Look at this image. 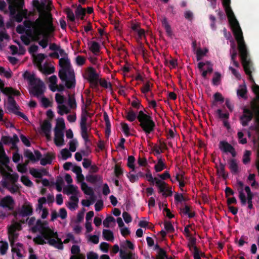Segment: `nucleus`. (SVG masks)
Instances as JSON below:
<instances>
[{"mask_svg":"<svg viewBox=\"0 0 259 259\" xmlns=\"http://www.w3.org/2000/svg\"><path fill=\"white\" fill-rule=\"evenodd\" d=\"M33 5L39 13V17L34 21H25L24 25L18 26L17 31L19 33L26 34V35L21 36L22 40L25 45H28L31 41L42 38L39 44L45 48L48 45V36L54 30L50 13L51 3L49 1L40 3L34 0Z\"/></svg>","mask_w":259,"mask_h":259,"instance_id":"obj_1","label":"nucleus"},{"mask_svg":"<svg viewBox=\"0 0 259 259\" xmlns=\"http://www.w3.org/2000/svg\"><path fill=\"white\" fill-rule=\"evenodd\" d=\"M38 227L41 229V236H39L34 238V241L38 244H44L49 243V244L55 246V247L62 249L63 248V243H68L70 242L72 243H80V239L77 241L75 240L74 236L70 233L66 234L62 237L63 241L59 238L57 231L53 228L50 227L46 223H38Z\"/></svg>","mask_w":259,"mask_h":259,"instance_id":"obj_2","label":"nucleus"},{"mask_svg":"<svg viewBox=\"0 0 259 259\" xmlns=\"http://www.w3.org/2000/svg\"><path fill=\"white\" fill-rule=\"evenodd\" d=\"M59 52L63 54V57L59 59V64L62 68V71H60V77L65 80L67 88H71L75 85L74 71L70 68V62L67 56L62 50H59Z\"/></svg>","mask_w":259,"mask_h":259,"instance_id":"obj_3","label":"nucleus"},{"mask_svg":"<svg viewBox=\"0 0 259 259\" xmlns=\"http://www.w3.org/2000/svg\"><path fill=\"white\" fill-rule=\"evenodd\" d=\"M24 78L27 79L30 83V93L33 96L40 97L44 93L45 87L44 83L31 73L26 71L23 74Z\"/></svg>","mask_w":259,"mask_h":259,"instance_id":"obj_4","label":"nucleus"},{"mask_svg":"<svg viewBox=\"0 0 259 259\" xmlns=\"http://www.w3.org/2000/svg\"><path fill=\"white\" fill-rule=\"evenodd\" d=\"M0 170L2 174L6 179L10 180L12 183H14L18 179V176L16 174H12V170L8 165L9 158L6 156L3 149V144L0 143Z\"/></svg>","mask_w":259,"mask_h":259,"instance_id":"obj_5","label":"nucleus"},{"mask_svg":"<svg viewBox=\"0 0 259 259\" xmlns=\"http://www.w3.org/2000/svg\"><path fill=\"white\" fill-rule=\"evenodd\" d=\"M21 225L18 223H14L9 227V239L11 242V245L12 247V251L14 254H16L17 256H22L24 251L23 247L20 244H15V240L17 238L18 234L16 233L17 231L21 229Z\"/></svg>","mask_w":259,"mask_h":259,"instance_id":"obj_6","label":"nucleus"},{"mask_svg":"<svg viewBox=\"0 0 259 259\" xmlns=\"http://www.w3.org/2000/svg\"><path fill=\"white\" fill-rule=\"evenodd\" d=\"M9 3V8L12 15L16 20L20 22L27 14V11L23 9V0H7Z\"/></svg>","mask_w":259,"mask_h":259,"instance_id":"obj_7","label":"nucleus"},{"mask_svg":"<svg viewBox=\"0 0 259 259\" xmlns=\"http://www.w3.org/2000/svg\"><path fill=\"white\" fill-rule=\"evenodd\" d=\"M237 190L239 192V198L243 205L248 204L249 209L252 208V198L253 195L250 192L249 187L244 186L241 182L237 183Z\"/></svg>","mask_w":259,"mask_h":259,"instance_id":"obj_8","label":"nucleus"},{"mask_svg":"<svg viewBox=\"0 0 259 259\" xmlns=\"http://www.w3.org/2000/svg\"><path fill=\"white\" fill-rule=\"evenodd\" d=\"M4 83L0 79V89L4 94L9 96L8 102L7 103V108L12 111H15L17 109V105L11 96H18L19 94V92L12 88H4Z\"/></svg>","mask_w":259,"mask_h":259,"instance_id":"obj_9","label":"nucleus"},{"mask_svg":"<svg viewBox=\"0 0 259 259\" xmlns=\"http://www.w3.org/2000/svg\"><path fill=\"white\" fill-rule=\"evenodd\" d=\"M140 126L146 133H150L153 130L155 124L151 117L140 111L137 116Z\"/></svg>","mask_w":259,"mask_h":259,"instance_id":"obj_10","label":"nucleus"},{"mask_svg":"<svg viewBox=\"0 0 259 259\" xmlns=\"http://www.w3.org/2000/svg\"><path fill=\"white\" fill-rule=\"evenodd\" d=\"M121 249L120 250V256L121 259H137V256L132 252L126 250L127 249L133 250L134 245L129 240H125L122 242L120 244Z\"/></svg>","mask_w":259,"mask_h":259,"instance_id":"obj_11","label":"nucleus"},{"mask_svg":"<svg viewBox=\"0 0 259 259\" xmlns=\"http://www.w3.org/2000/svg\"><path fill=\"white\" fill-rule=\"evenodd\" d=\"M15 205V202L12 197L7 196L0 200V206L4 208H7L8 210L13 209Z\"/></svg>","mask_w":259,"mask_h":259,"instance_id":"obj_12","label":"nucleus"},{"mask_svg":"<svg viewBox=\"0 0 259 259\" xmlns=\"http://www.w3.org/2000/svg\"><path fill=\"white\" fill-rule=\"evenodd\" d=\"M198 68L202 72V75L205 77L208 73L212 71V65L209 62H200L198 64Z\"/></svg>","mask_w":259,"mask_h":259,"instance_id":"obj_13","label":"nucleus"},{"mask_svg":"<svg viewBox=\"0 0 259 259\" xmlns=\"http://www.w3.org/2000/svg\"><path fill=\"white\" fill-rule=\"evenodd\" d=\"M27 222L30 227H31L32 231L33 232H35L37 230L40 231V233L41 234V229H39L38 227V223L39 222H40L41 223H46L48 225V223L46 221H36L35 218H30L27 220Z\"/></svg>","mask_w":259,"mask_h":259,"instance_id":"obj_14","label":"nucleus"},{"mask_svg":"<svg viewBox=\"0 0 259 259\" xmlns=\"http://www.w3.org/2000/svg\"><path fill=\"white\" fill-rule=\"evenodd\" d=\"M63 132L62 131H55L54 142L56 146H61L64 145Z\"/></svg>","mask_w":259,"mask_h":259,"instance_id":"obj_15","label":"nucleus"},{"mask_svg":"<svg viewBox=\"0 0 259 259\" xmlns=\"http://www.w3.org/2000/svg\"><path fill=\"white\" fill-rule=\"evenodd\" d=\"M41 129L42 132L45 134L48 139H51V123L47 120L44 121L41 124Z\"/></svg>","mask_w":259,"mask_h":259,"instance_id":"obj_16","label":"nucleus"},{"mask_svg":"<svg viewBox=\"0 0 259 259\" xmlns=\"http://www.w3.org/2000/svg\"><path fill=\"white\" fill-rule=\"evenodd\" d=\"M63 192L67 195H72V196H75L77 197L78 191L77 187L72 185H68L64 188Z\"/></svg>","mask_w":259,"mask_h":259,"instance_id":"obj_17","label":"nucleus"},{"mask_svg":"<svg viewBox=\"0 0 259 259\" xmlns=\"http://www.w3.org/2000/svg\"><path fill=\"white\" fill-rule=\"evenodd\" d=\"M32 212V206L31 204L28 202H25L21 208L20 214L22 216H27L31 214Z\"/></svg>","mask_w":259,"mask_h":259,"instance_id":"obj_18","label":"nucleus"},{"mask_svg":"<svg viewBox=\"0 0 259 259\" xmlns=\"http://www.w3.org/2000/svg\"><path fill=\"white\" fill-rule=\"evenodd\" d=\"M25 156L32 161H36L40 158V154L38 151L32 152L30 151H26L25 152Z\"/></svg>","mask_w":259,"mask_h":259,"instance_id":"obj_19","label":"nucleus"},{"mask_svg":"<svg viewBox=\"0 0 259 259\" xmlns=\"http://www.w3.org/2000/svg\"><path fill=\"white\" fill-rule=\"evenodd\" d=\"M87 78L91 81L94 82L97 79V75L95 70L90 67L88 69L85 73Z\"/></svg>","mask_w":259,"mask_h":259,"instance_id":"obj_20","label":"nucleus"},{"mask_svg":"<svg viewBox=\"0 0 259 259\" xmlns=\"http://www.w3.org/2000/svg\"><path fill=\"white\" fill-rule=\"evenodd\" d=\"M80 124L82 137L85 141H88L89 140L88 128L89 125L88 123H80Z\"/></svg>","mask_w":259,"mask_h":259,"instance_id":"obj_21","label":"nucleus"},{"mask_svg":"<svg viewBox=\"0 0 259 259\" xmlns=\"http://www.w3.org/2000/svg\"><path fill=\"white\" fill-rule=\"evenodd\" d=\"M39 69L44 73L51 74L54 72L55 69L52 65L45 64L44 66H40Z\"/></svg>","mask_w":259,"mask_h":259,"instance_id":"obj_22","label":"nucleus"},{"mask_svg":"<svg viewBox=\"0 0 259 259\" xmlns=\"http://www.w3.org/2000/svg\"><path fill=\"white\" fill-rule=\"evenodd\" d=\"M220 148L224 152H229L232 153L233 149L232 147L228 143L225 142H221L220 143Z\"/></svg>","mask_w":259,"mask_h":259,"instance_id":"obj_23","label":"nucleus"},{"mask_svg":"<svg viewBox=\"0 0 259 259\" xmlns=\"http://www.w3.org/2000/svg\"><path fill=\"white\" fill-rule=\"evenodd\" d=\"M57 78L56 76H52L49 78V88L51 91L55 92L58 90V87L56 84Z\"/></svg>","mask_w":259,"mask_h":259,"instance_id":"obj_24","label":"nucleus"},{"mask_svg":"<svg viewBox=\"0 0 259 259\" xmlns=\"http://www.w3.org/2000/svg\"><path fill=\"white\" fill-rule=\"evenodd\" d=\"M247 88L245 84L240 85L237 90V95L242 98H246Z\"/></svg>","mask_w":259,"mask_h":259,"instance_id":"obj_25","label":"nucleus"},{"mask_svg":"<svg viewBox=\"0 0 259 259\" xmlns=\"http://www.w3.org/2000/svg\"><path fill=\"white\" fill-rule=\"evenodd\" d=\"M30 173L34 177L40 178L45 175L46 171L44 170H38L36 169H30Z\"/></svg>","mask_w":259,"mask_h":259,"instance_id":"obj_26","label":"nucleus"},{"mask_svg":"<svg viewBox=\"0 0 259 259\" xmlns=\"http://www.w3.org/2000/svg\"><path fill=\"white\" fill-rule=\"evenodd\" d=\"M54 158V156L52 154H48L40 160V164L45 165L47 164H50Z\"/></svg>","mask_w":259,"mask_h":259,"instance_id":"obj_27","label":"nucleus"},{"mask_svg":"<svg viewBox=\"0 0 259 259\" xmlns=\"http://www.w3.org/2000/svg\"><path fill=\"white\" fill-rule=\"evenodd\" d=\"M33 60H34L35 63L36 64V65L38 66V67L39 68L40 66H42V65H41V63L45 58V55L42 54H38L37 55L33 56Z\"/></svg>","mask_w":259,"mask_h":259,"instance_id":"obj_28","label":"nucleus"},{"mask_svg":"<svg viewBox=\"0 0 259 259\" xmlns=\"http://www.w3.org/2000/svg\"><path fill=\"white\" fill-rule=\"evenodd\" d=\"M172 182L178 181L179 183V186L182 189L185 185L186 181L184 177L180 175H177L175 180H171Z\"/></svg>","mask_w":259,"mask_h":259,"instance_id":"obj_29","label":"nucleus"},{"mask_svg":"<svg viewBox=\"0 0 259 259\" xmlns=\"http://www.w3.org/2000/svg\"><path fill=\"white\" fill-rule=\"evenodd\" d=\"M158 188L159 189V192L161 193L163 195L167 196L171 194V191L167 188L165 183H164V185H161Z\"/></svg>","mask_w":259,"mask_h":259,"instance_id":"obj_30","label":"nucleus"},{"mask_svg":"<svg viewBox=\"0 0 259 259\" xmlns=\"http://www.w3.org/2000/svg\"><path fill=\"white\" fill-rule=\"evenodd\" d=\"M65 127L64 119L62 118L57 119L55 131L57 130L58 131H62L63 132Z\"/></svg>","mask_w":259,"mask_h":259,"instance_id":"obj_31","label":"nucleus"},{"mask_svg":"<svg viewBox=\"0 0 259 259\" xmlns=\"http://www.w3.org/2000/svg\"><path fill=\"white\" fill-rule=\"evenodd\" d=\"M207 52L208 50L206 48L198 49L196 52L197 60H201Z\"/></svg>","mask_w":259,"mask_h":259,"instance_id":"obj_32","label":"nucleus"},{"mask_svg":"<svg viewBox=\"0 0 259 259\" xmlns=\"http://www.w3.org/2000/svg\"><path fill=\"white\" fill-rule=\"evenodd\" d=\"M103 235L104 238L108 241H112L114 238L113 234L112 231L109 230H104L103 231Z\"/></svg>","mask_w":259,"mask_h":259,"instance_id":"obj_33","label":"nucleus"},{"mask_svg":"<svg viewBox=\"0 0 259 259\" xmlns=\"http://www.w3.org/2000/svg\"><path fill=\"white\" fill-rule=\"evenodd\" d=\"M57 108L58 113L61 115L64 114H67L69 111V108L63 104L58 105L57 106Z\"/></svg>","mask_w":259,"mask_h":259,"instance_id":"obj_34","label":"nucleus"},{"mask_svg":"<svg viewBox=\"0 0 259 259\" xmlns=\"http://www.w3.org/2000/svg\"><path fill=\"white\" fill-rule=\"evenodd\" d=\"M182 212L189 217L192 218L194 215V211L191 209L189 206H185L182 209Z\"/></svg>","mask_w":259,"mask_h":259,"instance_id":"obj_35","label":"nucleus"},{"mask_svg":"<svg viewBox=\"0 0 259 259\" xmlns=\"http://www.w3.org/2000/svg\"><path fill=\"white\" fill-rule=\"evenodd\" d=\"M85 10L82 7L78 6L75 11L76 16L77 18L82 19L85 13Z\"/></svg>","mask_w":259,"mask_h":259,"instance_id":"obj_36","label":"nucleus"},{"mask_svg":"<svg viewBox=\"0 0 259 259\" xmlns=\"http://www.w3.org/2000/svg\"><path fill=\"white\" fill-rule=\"evenodd\" d=\"M255 176L254 174H250L247 178V181L249 184H250L252 187L255 188L258 186V184L255 182L254 179Z\"/></svg>","mask_w":259,"mask_h":259,"instance_id":"obj_37","label":"nucleus"},{"mask_svg":"<svg viewBox=\"0 0 259 259\" xmlns=\"http://www.w3.org/2000/svg\"><path fill=\"white\" fill-rule=\"evenodd\" d=\"M81 187L82 190L85 194L92 196L93 191L92 189L89 187L85 183H81Z\"/></svg>","mask_w":259,"mask_h":259,"instance_id":"obj_38","label":"nucleus"},{"mask_svg":"<svg viewBox=\"0 0 259 259\" xmlns=\"http://www.w3.org/2000/svg\"><path fill=\"white\" fill-rule=\"evenodd\" d=\"M165 167V164L161 159H159L157 163L155 165L154 168L156 172L162 170Z\"/></svg>","mask_w":259,"mask_h":259,"instance_id":"obj_39","label":"nucleus"},{"mask_svg":"<svg viewBox=\"0 0 259 259\" xmlns=\"http://www.w3.org/2000/svg\"><path fill=\"white\" fill-rule=\"evenodd\" d=\"M87 240L94 244H97L99 243V237L97 235H91L89 234H87V236H85Z\"/></svg>","mask_w":259,"mask_h":259,"instance_id":"obj_40","label":"nucleus"},{"mask_svg":"<svg viewBox=\"0 0 259 259\" xmlns=\"http://www.w3.org/2000/svg\"><path fill=\"white\" fill-rule=\"evenodd\" d=\"M40 101H41L42 105L46 108L50 107L52 105V102L46 98H45V97L41 98Z\"/></svg>","mask_w":259,"mask_h":259,"instance_id":"obj_41","label":"nucleus"},{"mask_svg":"<svg viewBox=\"0 0 259 259\" xmlns=\"http://www.w3.org/2000/svg\"><path fill=\"white\" fill-rule=\"evenodd\" d=\"M136 114L133 111H129L126 112V118L130 121H134L136 118Z\"/></svg>","mask_w":259,"mask_h":259,"instance_id":"obj_42","label":"nucleus"},{"mask_svg":"<svg viewBox=\"0 0 259 259\" xmlns=\"http://www.w3.org/2000/svg\"><path fill=\"white\" fill-rule=\"evenodd\" d=\"M60 154L62 159L65 160L68 158L71 157V154L69 151V150L67 149H63L60 152Z\"/></svg>","mask_w":259,"mask_h":259,"instance_id":"obj_43","label":"nucleus"},{"mask_svg":"<svg viewBox=\"0 0 259 259\" xmlns=\"http://www.w3.org/2000/svg\"><path fill=\"white\" fill-rule=\"evenodd\" d=\"M91 50L94 53H96L99 51V44L96 42H92L90 45Z\"/></svg>","mask_w":259,"mask_h":259,"instance_id":"obj_44","label":"nucleus"},{"mask_svg":"<svg viewBox=\"0 0 259 259\" xmlns=\"http://www.w3.org/2000/svg\"><path fill=\"white\" fill-rule=\"evenodd\" d=\"M21 182L24 185L27 187H31L33 185L32 182L26 176H22L21 178Z\"/></svg>","mask_w":259,"mask_h":259,"instance_id":"obj_45","label":"nucleus"},{"mask_svg":"<svg viewBox=\"0 0 259 259\" xmlns=\"http://www.w3.org/2000/svg\"><path fill=\"white\" fill-rule=\"evenodd\" d=\"M135 158L132 156H130L127 159V166L133 170L135 169Z\"/></svg>","mask_w":259,"mask_h":259,"instance_id":"obj_46","label":"nucleus"},{"mask_svg":"<svg viewBox=\"0 0 259 259\" xmlns=\"http://www.w3.org/2000/svg\"><path fill=\"white\" fill-rule=\"evenodd\" d=\"M162 26L165 28L166 32L170 34L171 33V28L166 19L164 18L162 21Z\"/></svg>","mask_w":259,"mask_h":259,"instance_id":"obj_47","label":"nucleus"},{"mask_svg":"<svg viewBox=\"0 0 259 259\" xmlns=\"http://www.w3.org/2000/svg\"><path fill=\"white\" fill-rule=\"evenodd\" d=\"M0 74L4 75L6 78H10L12 76L11 70H5L4 68L0 67Z\"/></svg>","mask_w":259,"mask_h":259,"instance_id":"obj_48","label":"nucleus"},{"mask_svg":"<svg viewBox=\"0 0 259 259\" xmlns=\"http://www.w3.org/2000/svg\"><path fill=\"white\" fill-rule=\"evenodd\" d=\"M55 100L58 105L63 104L65 101L64 97L60 94H56L55 95Z\"/></svg>","mask_w":259,"mask_h":259,"instance_id":"obj_49","label":"nucleus"},{"mask_svg":"<svg viewBox=\"0 0 259 259\" xmlns=\"http://www.w3.org/2000/svg\"><path fill=\"white\" fill-rule=\"evenodd\" d=\"M85 232L84 233V235L85 236H87V234H89V233L93 231V228L92 227L91 222H85Z\"/></svg>","mask_w":259,"mask_h":259,"instance_id":"obj_50","label":"nucleus"},{"mask_svg":"<svg viewBox=\"0 0 259 259\" xmlns=\"http://www.w3.org/2000/svg\"><path fill=\"white\" fill-rule=\"evenodd\" d=\"M8 248V245L7 242L4 241L0 242V250L2 254H5Z\"/></svg>","mask_w":259,"mask_h":259,"instance_id":"obj_51","label":"nucleus"},{"mask_svg":"<svg viewBox=\"0 0 259 259\" xmlns=\"http://www.w3.org/2000/svg\"><path fill=\"white\" fill-rule=\"evenodd\" d=\"M115 221L113 217L109 216L106 218V219L103 221V225L105 227H109L111 222Z\"/></svg>","mask_w":259,"mask_h":259,"instance_id":"obj_52","label":"nucleus"},{"mask_svg":"<svg viewBox=\"0 0 259 259\" xmlns=\"http://www.w3.org/2000/svg\"><path fill=\"white\" fill-rule=\"evenodd\" d=\"M71 199L73 201V202L70 203L69 207L70 208L75 209L77 206L78 198L75 196H71Z\"/></svg>","mask_w":259,"mask_h":259,"instance_id":"obj_53","label":"nucleus"},{"mask_svg":"<svg viewBox=\"0 0 259 259\" xmlns=\"http://www.w3.org/2000/svg\"><path fill=\"white\" fill-rule=\"evenodd\" d=\"M229 167L233 172H236L238 170L237 163L234 160H231L229 162Z\"/></svg>","mask_w":259,"mask_h":259,"instance_id":"obj_54","label":"nucleus"},{"mask_svg":"<svg viewBox=\"0 0 259 259\" xmlns=\"http://www.w3.org/2000/svg\"><path fill=\"white\" fill-rule=\"evenodd\" d=\"M121 127L122 132L126 136H128L130 135V129L126 123H122Z\"/></svg>","mask_w":259,"mask_h":259,"instance_id":"obj_55","label":"nucleus"},{"mask_svg":"<svg viewBox=\"0 0 259 259\" xmlns=\"http://www.w3.org/2000/svg\"><path fill=\"white\" fill-rule=\"evenodd\" d=\"M80 247L78 245H73L71 248V252L73 255L79 254L80 253Z\"/></svg>","mask_w":259,"mask_h":259,"instance_id":"obj_56","label":"nucleus"},{"mask_svg":"<svg viewBox=\"0 0 259 259\" xmlns=\"http://www.w3.org/2000/svg\"><path fill=\"white\" fill-rule=\"evenodd\" d=\"M85 58L80 56H78L75 59V62L76 64L79 66L83 65L85 63Z\"/></svg>","mask_w":259,"mask_h":259,"instance_id":"obj_57","label":"nucleus"},{"mask_svg":"<svg viewBox=\"0 0 259 259\" xmlns=\"http://www.w3.org/2000/svg\"><path fill=\"white\" fill-rule=\"evenodd\" d=\"M94 198L93 196H91L90 199H85L82 200L81 203L83 206H89L90 205L94 203Z\"/></svg>","mask_w":259,"mask_h":259,"instance_id":"obj_58","label":"nucleus"},{"mask_svg":"<svg viewBox=\"0 0 259 259\" xmlns=\"http://www.w3.org/2000/svg\"><path fill=\"white\" fill-rule=\"evenodd\" d=\"M165 252L162 249H158L156 259H165Z\"/></svg>","mask_w":259,"mask_h":259,"instance_id":"obj_59","label":"nucleus"},{"mask_svg":"<svg viewBox=\"0 0 259 259\" xmlns=\"http://www.w3.org/2000/svg\"><path fill=\"white\" fill-rule=\"evenodd\" d=\"M77 145V142L75 140H71L69 142V149L72 152H74L76 150V147Z\"/></svg>","mask_w":259,"mask_h":259,"instance_id":"obj_60","label":"nucleus"},{"mask_svg":"<svg viewBox=\"0 0 259 259\" xmlns=\"http://www.w3.org/2000/svg\"><path fill=\"white\" fill-rule=\"evenodd\" d=\"M122 217L126 223H129L132 221L131 216L127 212H123L122 213Z\"/></svg>","mask_w":259,"mask_h":259,"instance_id":"obj_61","label":"nucleus"},{"mask_svg":"<svg viewBox=\"0 0 259 259\" xmlns=\"http://www.w3.org/2000/svg\"><path fill=\"white\" fill-rule=\"evenodd\" d=\"M250 155V151H246L244 152V154L243 155V162L244 163L246 164V163H247L249 161V160H250V158H249Z\"/></svg>","mask_w":259,"mask_h":259,"instance_id":"obj_62","label":"nucleus"},{"mask_svg":"<svg viewBox=\"0 0 259 259\" xmlns=\"http://www.w3.org/2000/svg\"><path fill=\"white\" fill-rule=\"evenodd\" d=\"M166 63L170 68H174L177 65V61L174 59L166 61Z\"/></svg>","mask_w":259,"mask_h":259,"instance_id":"obj_63","label":"nucleus"},{"mask_svg":"<svg viewBox=\"0 0 259 259\" xmlns=\"http://www.w3.org/2000/svg\"><path fill=\"white\" fill-rule=\"evenodd\" d=\"M87 259H98V255L93 251H90L87 254Z\"/></svg>","mask_w":259,"mask_h":259,"instance_id":"obj_64","label":"nucleus"}]
</instances>
